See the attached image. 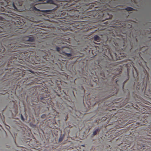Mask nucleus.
I'll return each instance as SVG.
<instances>
[{
	"label": "nucleus",
	"instance_id": "nucleus-1",
	"mask_svg": "<svg viewBox=\"0 0 151 151\" xmlns=\"http://www.w3.org/2000/svg\"><path fill=\"white\" fill-rule=\"evenodd\" d=\"M5 37L3 40V43L1 44L0 47V53H3L6 49L9 52H16L20 50V48L25 47L29 45H24L27 41L33 42L34 39L33 37H26L23 38L22 41H20L21 39L17 35L13 34L11 33L3 35Z\"/></svg>",
	"mask_w": 151,
	"mask_h": 151
},
{
	"label": "nucleus",
	"instance_id": "nucleus-2",
	"mask_svg": "<svg viewBox=\"0 0 151 151\" xmlns=\"http://www.w3.org/2000/svg\"><path fill=\"white\" fill-rule=\"evenodd\" d=\"M89 17L85 16L83 14H82L80 13L78 15V16H76V19H80V20L78 21H75V22L72 24H70L69 27V30L75 31L76 32L77 31L76 30L78 29V31L81 32L87 31L89 30L92 29L91 27H88L87 25V21L89 19Z\"/></svg>",
	"mask_w": 151,
	"mask_h": 151
},
{
	"label": "nucleus",
	"instance_id": "nucleus-3",
	"mask_svg": "<svg viewBox=\"0 0 151 151\" xmlns=\"http://www.w3.org/2000/svg\"><path fill=\"white\" fill-rule=\"evenodd\" d=\"M7 2L4 0H0V19H6L10 22V8L6 6Z\"/></svg>",
	"mask_w": 151,
	"mask_h": 151
},
{
	"label": "nucleus",
	"instance_id": "nucleus-4",
	"mask_svg": "<svg viewBox=\"0 0 151 151\" xmlns=\"http://www.w3.org/2000/svg\"><path fill=\"white\" fill-rule=\"evenodd\" d=\"M27 51H25L24 52H22L20 55H22L24 58V59H29L31 58V57L34 55L32 51L31 50H27Z\"/></svg>",
	"mask_w": 151,
	"mask_h": 151
},
{
	"label": "nucleus",
	"instance_id": "nucleus-5",
	"mask_svg": "<svg viewBox=\"0 0 151 151\" xmlns=\"http://www.w3.org/2000/svg\"><path fill=\"white\" fill-rule=\"evenodd\" d=\"M63 55L66 56L68 58H70L73 56L72 53V50L68 48H66L63 50Z\"/></svg>",
	"mask_w": 151,
	"mask_h": 151
},
{
	"label": "nucleus",
	"instance_id": "nucleus-6",
	"mask_svg": "<svg viewBox=\"0 0 151 151\" xmlns=\"http://www.w3.org/2000/svg\"><path fill=\"white\" fill-rule=\"evenodd\" d=\"M101 14L102 19L106 20L110 19L112 17V15H109V13L106 12H102Z\"/></svg>",
	"mask_w": 151,
	"mask_h": 151
},
{
	"label": "nucleus",
	"instance_id": "nucleus-7",
	"mask_svg": "<svg viewBox=\"0 0 151 151\" xmlns=\"http://www.w3.org/2000/svg\"><path fill=\"white\" fill-rule=\"evenodd\" d=\"M110 55L111 57V60H118V59H120L119 57H117V55L115 53H114V56H113L111 53H110Z\"/></svg>",
	"mask_w": 151,
	"mask_h": 151
},
{
	"label": "nucleus",
	"instance_id": "nucleus-8",
	"mask_svg": "<svg viewBox=\"0 0 151 151\" xmlns=\"http://www.w3.org/2000/svg\"><path fill=\"white\" fill-rule=\"evenodd\" d=\"M42 56L44 59H45L46 60H47V59H48V54L44 51H41V52Z\"/></svg>",
	"mask_w": 151,
	"mask_h": 151
},
{
	"label": "nucleus",
	"instance_id": "nucleus-9",
	"mask_svg": "<svg viewBox=\"0 0 151 151\" xmlns=\"http://www.w3.org/2000/svg\"><path fill=\"white\" fill-rule=\"evenodd\" d=\"M94 41L99 42L100 41V38L97 35L94 36L93 38Z\"/></svg>",
	"mask_w": 151,
	"mask_h": 151
},
{
	"label": "nucleus",
	"instance_id": "nucleus-10",
	"mask_svg": "<svg viewBox=\"0 0 151 151\" xmlns=\"http://www.w3.org/2000/svg\"><path fill=\"white\" fill-rule=\"evenodd\" d=\"M130 145L129 143V144H122V147L124 148V149L125 150H127V148L130 147Z\"/></svg>",
	"mask_w": 151,
	"mask_h": 151
},
{
	"label": "nucleus",
	"instance_id": "nucleus-11",
	"mask_svg": "<svg viewBox=\"0 0 151 151\" xmlns=\"http://www.w3.org/2000/svg\"><path fill=\"white\" fill-rule=\"evenodd\" d=\"M100 131V129L98 127L94 131L93 133V135L95 136L96 135L97 133L99 132Z\"/></svg>",
	"mask_w": 151,
	"mask_h": 151
},
{
	"label": "nucleus",
	"instance_id": "nucleus-12",
	"mask_svg": "<svg viewBox=\"0 0 151 151\" xmlns=\"http://www.w3.org/2000/svg\"><path fill=\"white\" fill-rule=\"evenodd\" d=\"M132 48V46L131 45H129V46H127L124 49L125 51H127L128 50L130 51Z\"/></svg>",
	"mask_w": 151,
	"mask_h": 151
},
{
	"label": "nucleus",
	"instance_id": "nucleus-13",
	"mask_svg": "<svg viewBox=\"0 0 151 151\" xmlns=\"http://www.w3.org/2000/svg\"><path fill=\"white\" fill-rule=\"evenodd\" d=\"M14 62L12 61H11L10 62H9L7 65V66L8 67H13L14 66Z\"/></svg>",
	"mask_w": 151,
	"mask_h": 151
},
{
	"label": "nucleus",
	"instance_id": "nucleus-14",
	"mask_svg": "<svg viewBox=\"0 0 151 151\" xmlns=\"http://www.w3.org/2000/svg\"><path fill=\"white\" fill-rule=\"evenodd\" d=\"M125 9L128 11H131L133 10L134 9L132 7H128Z\"/></svg>",
	"mask_w": 151,
	"mask_h": 151
},
{
	"label": "nucleus",
	"instance_id": "nucleus-15",
	"mask_svg": "<svg viewBox=\"0 0 151 151\" xmlns=\"http://www.w3.org/2000/svg\"><path fill=\"white\" fill-rule=\"evenodd\" d=\"M46 98V97H41L40 98V99L41 101H42L43 100L44 101L45 100V101H42V102H43V103H46V102H47V101H46V100H47V99H45Z\"/></svg>",
	"mask_w": 151,
	"mask_h": 151
},
{
	"label": "nucleus",
	"instance_id": "nucleus-16",
	"mask_svg": "<svg viewBox=\"0 0 151 151\" xmlns=\"http://www.w3.org/2000/svg\"><path fill=\"white\" fill-rule=\"evenodd\" d=\"M33 9L35 11H40L39 9H37L35 6H34L33 7Z\"/></svg>",
	"mask_w": 151,
	"mask_h": 151
},
{
	"label": "nucleus",
	"instance_id": "nucleus-17",
	"mask_svg": "<svg viewBox=\"0 0 151 151\" xmlns=\"http://www.w3.org/2000/svg\"><path fill=\"white\" fill-rule=\"evenodd\" d=\"M14 68L12 67L11 68H9V67H8V66H7V67L5 69V70H9H9H11V71H12V70H13L14 69Z\"/></svg>",
	"mask_w": 151,
	"mask_h": 151
},
{
	"label": "nucleus",
	"instance_id": "nucleus-18",
	"mask_svg": "<svg viewBox=\"0 0 151 151\" xmlns=\"http://www.w3.org/2000/svg\"><path fill=\"white\" fill-rule=\"evenodd\" d=\"M63 136L60 137L59 139V142H61L63 139Z\"/></svg>",
	"mask_w": 151,
	"mask_h": 151
},
{
	"label": "nucleus",
	"instance_id": "nucleus-19",
	"mask_svg": "<svg viewBox=\"0 0 151 151\" xmlns=\"http://www.w3.org/2000/svg\"><path fill=\"white\" fill-rule=\"evenodd\" d=\"M56 49L57 51L59 52L61 50V48L58 47H57L56 48Z\"/></svg>",
	"mask_w": 151,
	"mask_h": 151
},
{
	"label": "nucleus",
	"instance_id": "nucleus-20",
	"mask_svg": "<svg viewBox=\"0 0 151 151\" xmlns=\"http://www.w3.org/2000/svg\"><path fill=\"white\" fill-rule=\"evenodd\" d=\"M53 1L52 0H48L47 1V3H48L52 4L53 3Z\"/></svg>",
	"mask_w": 151,
	"mask_h": 151
},
{
	"label": "nucleus",
	"instance_id": "nucleus-21",
	"mask_svg": "<svg viewBox=\"0 0 151 151\" xmlns=\"http://www.w3.org/2000/svg\"><path fill=\"white\" fill-rule=\"evenodd\" d=\"M46 117V115L45 114H43L41 116V118L42 119H44Z\"/></svg>",
	"mask_w": 151,
	"mask_h": 151
},
{
	"label": "nucleus",
	"instance_id": "nucleus-22",
	"mask_svg": "<svg viewBox=\"0 0 151 151\" xmlns=\"http://www.w3.org/2000/svg\"><path fill=\"white\" fill-rule=\"evenodd\" d=\"M21 119L22 121H24V118H23V116L22 115V114H21Z\"/></svg>",
	"mask_w": 151,
	"mask_h": 151
},
{
	"label": "nucleus",
	"instance_id": "nucleus-23",
	"mask_svg": "<svg viewBox=\"0 0 151 151\" xmlns=\"http://www.w3.org/2000/svg\"><path fill=\"white\" fill-rule=\"evenodd\" d=\"M12 5H13V6L14 7V9H17V7L15 6L14 3H12Z\"/></svg>",
	"mask_w": 151,
	"mask_h": 151
},
{
	"label": "nucleus",
	"instance_id": "nucleus-24",
	"mask_svg": "<svg viewBox=\"0 0 151 151\" xmlns=\"http://www.w3.org/2000/svg\"><path fill=\"white\" fill-rule=\"evenodd\" d=\"M68 118V115H67L66 116V117L65 118V121H66L67 120Z\"/></svg>",
	"mask_w": 151,
	"mask_h": 151
},
{
	"label": "nucleus",
	"instance_id": "nucleus-25",
	"mask_svg": "<svg viewBox=\"0 0 151 151\" xmlns=\"http://www.w3.org/2000/svg\"><path fill=\"white\" fill-rule=\"evenodd\" d=\"M145 47H143L140 49L139 51H140L141 50H142V49H143Z\"/></svg>",
	"mask_w": 151,
	"mask_h": 151
},
{
	"label": "nucleus",
	"instance_id": "nucleus-26",
	"mask_svg": "<svg viewBox=\"0 0 151 151\" xmlns=\"http://www.w3.org/2000/svg\"><path fill=\"white\" fill-rule=\"evenodd\" d=\"M135 40H136V42H137V39L136 38Z\"/></svg>",
	"mask_w": 151,
	"mask_h": 151
},
{
	"label": "nucleus",
	"instance_id": "nucleus-27",
	"mask_svg": "<svg viewBox=\"0 0 151 151\" xmlns=\"http://www.w3.org/2000/svg\"><path fill=\"white\" fill-rule=\"evenodd\" d=\"M104 23H105V24H107V22H105Z\"/></svg>",
	"mask_w": 151,
	"mask_h": 151
},
{
	"label": "nucleus",
	"instance_id": "nucleus-28",
	"mask_svg": "<svg viewBox=\"0 0 151 151\" xmlns=\"http://www.w3.org/2000/svg\"><path fill=\"white\" fill-rule=\"evenodd\" d=\"M141 53V52H140L139 53V55H140V54Z\"/></svg>",
	"mask_w": 151,
	"mask_h": 151
},
{
	"label": "nucleus",
	"instance_id": "nucleus-29",
	"mask_svg": "<svg viewBox=\"0 0 151 151\" xmlns=\"http://www.w3.org/2000/svg\"><path fill=\"white\" fill-rule=\"evenodd\" d=\"M150 33H151V29L150 30Z\"/></svg>",
	"mask_w": 151,
	"mask_h": 151
},
{
	"label": "nucleus",
	"instance_id": "nucleus-30",
	"mask_svg": "<svg viewBox=\"0 0 151 151\" xmlns=\"http://www.w3.org/2000/svg\"><path fill=\"white\" fill-rule=\"evenodd\" d=\"M125 103H126L125 104H127V102H125Z\"/></svg>",
	"mask_w": 151,
	"mask_h": 151
},
{
	"label": "nucleus",
	"instance_id": "nucleus-31",
	"mask_svg": "<svg viewBox=\"0 0 151 151\" xmlns=\"http://www.w3.org/2000/svg\"><path fill=\"white\" fill-rule=\"evenodd\" d=\"M92 5H93L92 4H91V6H92Z\"/></svg>",
	"mask_w": 151,
	"mask_h": 151
},
{
	"label": "nucleus",
	"instance_id": "nucleus-32",
	"mask_svg": "<svg viewBox=\"0 0 151 151\" xmlns=\"http://www.w3.org/2000/svg\"><path fill=\"white\" fill-rule=\"evenodd\" d=\"M103 76L104 77L105 76L104 75V76Z\"/></svg>",
	"mask_w": 151,
	"mask_h": 151
},
{
	"label": "nucleus",
	"instance_id": "nucleus-33",
	"mask_svg": "<svg viewBox=\"0 0 151 151\" xmlns=\"http://www.w3.org/2000/svg\"><path fill=\"white\" fill-rule=\"evenodd\" d=\"M48 96H49V94H48Z\"/></svg>",
	"mask_w": 151,
	"mask_h": 151
}]
</instances>
